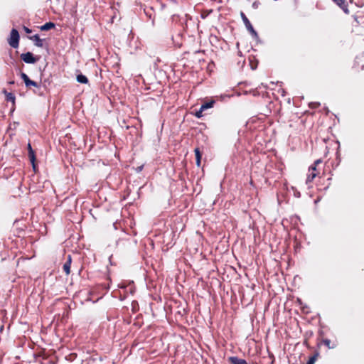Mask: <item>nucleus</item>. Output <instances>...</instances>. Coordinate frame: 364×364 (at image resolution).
Here are the masks:
<instances>
[{
    "mask_svg": "<svg viewBox=\"0 0 364 364\" xmlns=\"http://www.w3.org/2000/svg\"><path fill=\"white\" fill-rule=\"evenodd\" d=\"M9 45L14 48H16L19 45V33L18 31L16 28H13L10 33V38L9 39Z\"/></svg>",
    "mask_w": 364,
    "mask_h": 364,
    "instance_id": "nucleus-1",
    "label": "nucleus"
},
{
    "mask_svg": "<svg viewBox=\"0 0 364 364\" xmlns=\"http://www.w3.org/2000/svg\"><path fill=\"white\" fill-rule=\"evenodd\" d=\"M240 16L247 31L252 35L253 37L258 38L257 31L254 29L252 25L245 14L243 12H241Z\"/></svg>",
    "mask_w": 364,
    "mask_h": 364,
    "instance_id": "nucleus-2",
    "label": "nucleus"
},
{
    "mask_svg": "<svg viewBox=\"0 0 364 364\" xmlns=\"http://www.w3.org/2000/svg\"><path fill=\"white\" fill-rule=\"evenodd\" d=\"M321 163V159H317L314 161V165L310 166L309 171L310 173L308 175L306 183L308 184L313 181V180L315 178V177L317 176V173H316V166Z\"/></svg>",
    "mask_w": 364,
    "mask_h": 364,
    "instance_id": "nucleus-3",
    "label": "nucleus"
},
{
    "mask_svg": "<svg viewBox=\"0 0 364 364\" xmlns=\"http://www.w3.org/2000/svg\"><path fill=\"white\" fill-rule=\"evenodd\" d=\"M21 58L23 61H24L26 63L28 64H33L36 63L38 60V58H36L33 54L31 52H27L26 53H22L21 55Z\"/></svg>",
    "mask_w": 364,
    "mask_h": 364,
    "instance_id": "nucleus-4",
    "label": "nucleus"
},
{
    "mask_svg": "<svg viewBox=\"0 0 364 364\" xmlns=\"http://www.w3.org/2000/svg\"><path fill=\"white\" fill-rule=\"evenodd\" d=\"M21 77L23 80L26 87L29 88L31 86L39 87L38 84L36 82L31 80L26 73H21Z\"/></svg>",
    "mask_w": 364,
    "mask_h": 364,
    "instance_id": "nucleus-5",
    "label": "nucleus"
},
{
    "mask_svg": "<svg viewBox=\"0 0 364 364\" xmlns=\"http://www.w3.org/2000/svg\"><path fill=\"white\" fill-rule=\"evenodd\" d=\"M337 6H338L346 14H349L350 11L348 8V4L345 0H332Z\"/></svg>",
    "mask_w": 364,
    "mask_h": 364,
    "instance_id": "nucleus-6",
    "label": "nucleus"
},
{
    "mask_svg": "<svg viewBox=\"0 0 364 364\" xmlns=\"http://www.w3.org/2000/svg\"><path fill=\"white\" fill-rule=\"evenodd\" d=\"M29 39L32 40L35 43V46L39 48H42L43 46V40L41 39L38 34H36L32 36L28 37Z\"/></svg>",
    "mask_w": 364,
    "mask_h": 364,
    "instance_id": "nucleus-7",
    "label": "nucleus"
},
{
    "mask_svg": "<svg viewBox=\"0 0 364 364\" xmlns=\"http://www.w3.org/2000/svg\"><path fill=\"white\" fill-rule=\"evenodd\" d=\"M229 362L231 364H247L245 360L239 358L236 356H232L229 358Z\"/></svg>",
    "mask_w": 364,
    "mask_h": 364,
    "instance_id": "nucleus-8",
    "label": "nucleus"
},
{
    "mask_svg": "<svg viewBox=\"0 0 364 364\" xmlns=\"http://www.w3.org/2000/svg\"><path fill=\"white\" fill-rule=\"evenodd\" d=\"M55 27V24L53 22L46 23L44 25L40 27L41 31H48L50 29L54 28Z\"/></svg>",
    "mask_w": 364,
    "mask_h": 364,
    "instance_id": "nucleus-9",
    "label": "nucleus"
},
{
    "mask_svg": "<svg viewBox=\"0 0 364 364\" xmlns=\"http://www.w3.org/2000/svg\"><path fill=\"white\" fill-rule=\"evenodd\" d=\"M28 155L29 160L33 165V168L35 170L36 169V165H35L36 154H35L34 151L31 150V151L28 152Z\"/></svg>",
    "mask_w": 364,
    "mask_h": 364,
    "instance_id": "nucleus-10",
    "label": "nucleus"
},
{
    "mask_svg": "<svg viewBox=\"0 0 364 364\" xmlns=\"http://www.w3.org/2000/svg\"><path fill=\"white\" fill-rule=\"evenodd\" d=\"M76 80L79 83L82 84H87L89 82L87 77L82 74L77 75Z\"/></svg>",
    "mask_w": 364,
    "mask_h": 364,
    "instance_id": "nucleus-11",
    "label": "nucleus"
},
{
    "mask_svg": "<svg viewBox=\"0 0 364 364\" xmlns=\"http://www.w3.org/2000/svg\"><path fill=\"white\" fill-rule=\"evenodd\" d=\"M214 104H215V101L214 100L206 102H205V103L201 105V106H200L201 109L205 110L207 109L211 108V107H213Z\"/></svg>",
    "mask_w": 364,
    "mask_h": 364,
    "instance_id": "nucleus-12",
    "label": "nucleus"
},
{
    "mask_svg": "<svg viewBox=\"0 0 364 364\" xmlns=\"http://www.w3.org/2000/svg\"><path fill=\"white\" fill-rule=\"evenodd\" d=\"M4 92L6 95V100L9 102H14L15 101V96L11 92H7L6 90L4 91Z\"/></svg>",
    "mask_w": 364,
    "mask_h": 364,
    "instance_id": "nucleus-13",
    "label": "nucleus"
},
{
    "mask_svg": "<svg viewBox=\"0 0 364 364\" xmlns=\"http://www.w3.org/2000/svg\"><path fill=\"white\" fill-rule=\"evenodd\" d=\"M70 266L71 264H70L69 262H65L63 264V269L67 275L70 273Z\"/></svg>",
    "mask_w": 364,
    "mask_h": 364,
    "instance_id": "nucleus-14",
    "label": "nucleus"
},
{
    "mask_svg": "<svg viewBox=\"0 0 364 364\" xmlns=\"http://www.w3.org/2000/svg\"><path fill=\"white\" fill-rule=\"evenodd\" d=\"M195 155H196V159H201V154L199 150V148H196L194 149Z\"/></svg>",
    "mask_w": 364,
    "mask_h": 364,
    "instance_id": "nucleus-15",
    "label": "nucleus"
},
{
    "mask_svg": "<svg viewBox=\"0 0 364 364\" xmlns=\"http://www.w3.org/2000/svg\"><path fill=\"white\" fill-rule=\"evenodd\" d=\"M204 110L203 109H201V107L200 108V109L198 111H196V117H198V118H200L203 117V112Z\"/></svg>",
    "mask_w": 364,
    "mask_h": 364,
    "instance_id": "nucleus-16",
    "label": "nucleus"
},
{
    "mask_svg": "<svg viewBox=\"0 0 364 364\" xmlns=\"http://www.w3.org/2000/svg\"><path fill=\"white\" fill-rule=\"evenodd\" d=\"M315 361H316V357L312 356L309 359V360L307 361V363L306 364H314Z\"/></svg>",
    "mask_w": 364,
    "mask_h": 364,
    "instance_id": "nucleus-17",
    "label": "nucleus"
},
{
    "mask_svg": "<svg viewBox=\"0 0 364 364\" xmlns=\"http://www.w3.org/2000/svg\"><path fill=\"white\" fill-rule=\"evenodd\" d=\"M323 343L328 348H331L332 347L330 346L331 341L329 339H324L323 341Z\"/></svg>",
    "mask_w": 364,
    "mask_h": 364,
    "instance_id": "nucleus-18",
    "label": "nucleus"
},
{
    "mask_svg": "<svg viewBox=\"0 0 364 364\" xmlns=\"http://www.w3.org/2000/svg\"><path fill=\"white\" fill-rule=\"evenodd\" d=\"M23 29L26 33H31L32 32L31 29L25 26L23 27Z\"/></svg>",
    "mask_w": 364,
    "mask_h": 364,
    "instance_id": "nucleus-19",
    "label": "nucleus"
},
{
    "mask_svg": "<svg viewBox=\"0 0 364 364\" xmlns=\"http://www.w3.org/2000/svg\"><path fill=\"white\" fill-rule=\"evenodd\" d=\"M319 105H320V104H319V103H318V102L311 103V107H312V108H315V107H318Z\"/></svg>",
    "mask_w": 364,
    "mask_h": 364,
    "instance_id": "nucleus-20",
    "label": "nucleus"
},
{
    "mask_svg": "<svg viewBox=\"0 0 364 364\" xmlns=\"http://www.w3.org/2000/svg\"><path fill=\"white\" fill-rule=\"evenodd\" d=\"M66 262H69L70 264H71L72 262V257H71V255H68V258H67V261Z\"/></svg>",
    "mask_w": 364,
    "mask_h": 364,
    "instance_id": "nucleus-21",
    "label": "nucleus"
},
{
    "mask_svg": "<svg viewBox=\"0 0 364 364\" xmlns=\"http://www.w3.org/2000/svg\"><path fill=\"white\" fill-rule=\"evenodd\" d=\"M31 150H33L30 143L28 144V152L31 151Z\"/></svg>",
    "mask_w": 364,
    "mask_h": 364,
    "instance_id": "nucleus-22",
    "label": "nucleus"
},
{
    "mask_svg": "<svg viewBox=\"0 0 364 364\" xmlns=\"http://www.w3.org/2000/svg\"><path fill=\"white\" fill-rule=\"evenodd\" d=\"M200 160L201 159H196V165L199 167L200 166Z\"/></svg>",
    "mask_w": 364,
    "mask_h": 364,
    "instance_id": "nucleus-23",
    "label": "nucleus"
},
{
    "mask_svg": "<svg viewBox=\"0 0 364 364\" xmlns=\"http://www.w3.org/2000/svg\"><path fill=\"white\" fill-rule=\"evenodd\" d=\"M141 169H142V166H139V167H138L137 171H141Z\"/></svg>",
    "mask_w": 364,
    "mask_h": 364,
    "instance_id": "nucleus-24",
    "label": "nucleus"
}]
</instances>
